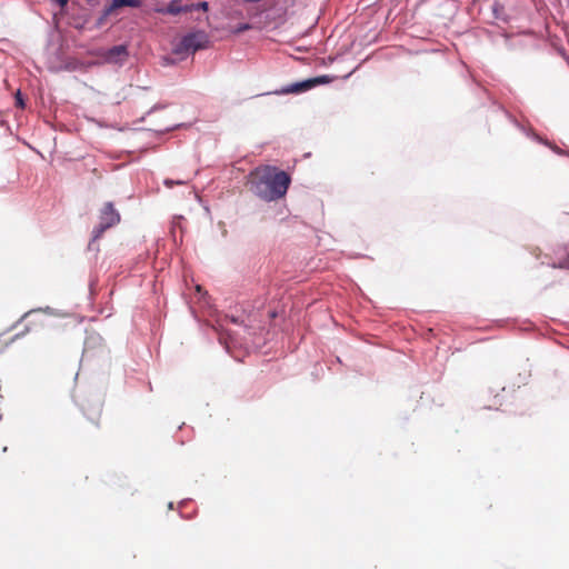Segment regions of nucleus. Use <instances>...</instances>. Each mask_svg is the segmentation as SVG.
Segmentation results:
<instances>
[{
    "label": "nucleus",
    "mask_w": 569,
    "mask_h": 569,
    "mask_svg": "<svg viewBox=\"0 0 569 569\" xmlns=\"http://www.w3.org/2000/svg\"><path fill=\"white\" fill-rule=\"evenodd\" d=\"M190 8H192V11L193 10H203V11H207L208 10V2L206 1H202V2H198V3H192L189 6Z\"/></svg>",
    "instance_id": "8"
},
{
    "label": "nucleus",
    "mask_w": 569,
    "mask_h": 569,
    "mask_svg": "<svg viewBox=\"0 0 569 569\" xmlns=\"http://www.w3.org/2000/svg\"><path fill=\"white\" fill-rule=\"evenodd\" d=\"M207 38L203 33H190L184 36L179 44V52H194L204 48Z\"/></svg>",
    "instance_id": "4"
},
{
    "label": "nucleus",
    "mask_w": 569,
    "mask_h": 569,
    "mask_svg": "<svg viewBox=\"0 0 569 569\" xmlns=\"http://www.w3.org/2000/svg\"><path fill=\"white\" fill-rule=\"evenodd\" d=\"M96 1H97V0H89V2H90V3H93V2H96Z\"/></svg>",
    "instance_id": "14"
},
{
    "label": "nucleus",
    "mask_w": 569,
    "mask_h": 569,
    "mask_svg": "<svg viewBox=\"0 0 569 569\" xmlns=\"http://www.w3.org/2000/svg\"><path fill=\"white\" fill-rule=\"evenodd\" d=\"M120 222V213L114 209L112 202H106L100 210L99 223L92 230L91 242L99 240L106 230Z\"/></svg>",
    "instance_id": "2"
},
{
    "label": "nucleus",
    "mask_w": 569,
    "mask_h": 569,
    "mask_svg": "<svg viewBox=\"0 0 569 569\" xmlns=\"http://www.w3.org/2000/svg\"><path fill=\"white\" fill-rule=\"evenodd\" d=\"M251 189L262 200L273 201L282 198L289 188L290 177L284 171L264 167L252 172Z\"/></svg>",
    "instance_id": "1"
},
{
    "label": "nucleus",
    "mask_w": 569,
    "mask_h": 569,
    "mask_svg": "<svg viewBox=\"0 0 569 569\" xmlns=\"http://www.w3.org/2000/svg\"><path fill=\"white\" fill-rule=\"evenodd\" d=\"M157 11L176 16L181 12H191L192 8H190L188 4L181 7L178 4V0H172L166 9H159Z\"/></svg>",
    "instance_id": "6"
},
{
    "label": "nucleus",
    "mask_w": 569,
    "mask_h": 569,
    "mask_svg": "<svg viewBox=\"0 0 569 569\" xmlns=\"http://www.w3.org/2000/svg\"><path fill=\"white\" fill-rule=\"evenodd\" d=\"M164 183H166V186H168V187H172L173 184H183V183H186V181H182V180L173 181V180H169V179H167V180L164 181Z\"/></svg>",
    "instance_id": "11"
},
{
    "label": "nucleus",
    "mask_w": 569,
    "mask_h": 569,
    "mask_svg": "<svg viewBox=\"0 0 569 569\" xmlns=\"http://www.w3.org/2000/svg\"><path fill=\"white\" fill-rule=\"evenodd\" d=\"M100 416H101V410L98 408L96 410V419H92V422L97 426H99V420H100Z\"/></svg>",
    "instance_id": "12"
},
{
    "label": "nucleus",
    "mask_w": 569,
    "mask_h": 569,
    "mask_svg": "<svg viewBox=\"0 0 569 569\" xmlns=\"http://www.w3.org/2000/svg\"><path fill=\"white\" fill-rule=\"evenodd\" d=\"M333 80L330 76H320L311 79H307L301 82H296L292 84H289L280 90V93L289 94V93H300L305 92L307 90H310L311 88L318 86V84H326Z\"/></svg>",
    "instance_id": "3"
},
{
    "label": "nucleus",
    "mask_w": 569,
    "mask_h": 569,
    "mask_svg": "<svg viewBox=\"0 0 569 569\" xmlns=\"http://www.w3.org/2000/svg\"><path fill=\"white\" fill-rule=\"evenodd\" d=\"M143 3V0H112V2L106 7L98 19V24H102L103 21L118 8L129 7L139 8Z\"/></svg>",
    "instance_id": "5"
},
{
    "label": "nucleus",
    "mask_w": 569,
    "mask_h": 569,
    "mask_svg": "<svg viewBox=\"0 0 569 569\" xmlns=\"http://www.w3.org/2000/svg\"><path fill=\"white\" fill-rule=\"evenodd\" d=\"M53 2H56L58 6H60L61 8H63L69 0H52Z\"/></svg>",
    "instance_id": "13"
},
{
    "label": "nucleus",
    "mask_w": 569,
    "mask_h": 569,
    "mask_svg": "<svg viewBox=\"0 0 569 569\" xmlns=\"http://www.w3.org/2000/svg\"><path fill=\"white\" fill-rule=\"evenodd\" d=\"M16 104H17L18 107H20V108H23V107H24V102H23V99H22V97H21V92H20V91H18V92L16 93Z\"/></svg>",
    "instance_id": "9"
},
{
    "label": "nucleus",
    "mask_w": 569,
    "mask_h": 569,
    "mask_svg": "<svg viewBox=\"0 0 569 569\" xmlns=\"http://www.w3.org/2000/svg\"><path fill=\"white\" fill-rule=\"evenodd\" d=\"M251 27L250 24L248 23H243V24H240L237 29H236V32L239 33V32H243L246 30H249Z\"/></svg>",
    "instance_id": "10"
},
{
    "label": "nucleus",
    "mask_w": 569,
    "mask_h": 569,
    "mask_svg": "<svg viewBox=\"0 0 569 569\" xmlns=\"http://www.w3.org/2000/svg\"><path fill=\"white\" fill-rule=\"evenodd\" d=\"M127 56V49L124 46H116L109 50V57Z\"/></svg>",
    "instance_id": "7"
}]
</instances>
